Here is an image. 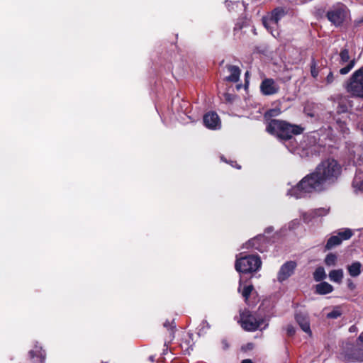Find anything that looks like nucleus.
<instances>
[{
    "label": "nucleus",
    "instance_id": "nucleus-1",
    "mask_svg": "<svg viewBox=\"0 0 363 363\" xmlns=\"http://www.w3.org/2000/svg\"><path fill=\"white\" fill-rule=\"evenodd\" d=\"M341 165L334 159L322 161L315 170L303 177L299 183L287 193L296 199H300L313 191L326 189L334 184L341 174Z\"/></svg>",
    "mask_w": 363,
    "mask_h": 363
},
{
    "label": "nucleus",
    "instance_id": "nucleus-2",
    "mask_svg": "<svg viewBox=\"0 0 363 363\" xmlns=\"http://www.w3.org/2000/svg\"><path fill=\"white\" fill-rule=\"evenodd\" d=\"M267 130L282 140H289L291 138L293 135L301 133L303 128L286 121L272 120L267 127Z\"/></svg>",
    "mask_w": 363,
    "mask_h": 363
},
{
    "label": "nucleus",
    "instance_id": "nucleus-3",
    "mask_svg": "<svg viewBox=\"0 0 363 363\" xmlns=\"http://www.w3.org/2000/svg\"><path fill=\"white\" fill-rule=\"evenodd\" d=\"M238 323L242 328L246 331H255L258 329L262 330L267 325L263 318L251 313L247 309L240 311Z\"/></svg>",
    "mask_w": 363,
    "mask_h": 363
},
{
    "label": "nucleus",
    "instance_id": "nucleus-4",
    "mask_svg": "<svg viewBox=\"0 0 363 363\" xmlns=\"http://www.w3.org/2000/svg\"><path fill=\"white\" fill-rule=\"evenodd\" d=\"M344 87L351 96L363 99V66L351 75Z\"/></svg>",
    "mask_w": 363,
    "mask_h": 363
},
{
    "label": "nucleus",
    "instance_id": "nucleus-5",
    "mask_svg": "<svg viewBox=\"0 0 363 363\" xmlns=\"http://www.w3.org/2000/svg\"><path fill=\"white\" fill-rule=\"evenodd\" d=\"M262 265L260 258L257 255H247L238 257L237 256L235 267L242 273H249L257 271Z\"/></svg>",
    "mask_w": 363,
    "mask_h": 363
},
{
    "label": "nucleus",
    "instance_id": "nucleus-6",
    "mask_svg": "<svg viewBox=\"0 0 363 363\" xmlns=\"http://www.w3.org/2000/svg\"><path fill=\"white\" fill-rule=\"evenodd\" d=\"M347 16V9L342 4H337L327 12V18L335 26H339L345 20Z\"/></svg>",
    "mask_w": 363,
    "mask_h": 363
},
{
    "label": "nucleus",
    "instance_id": "nucleus-7",
    "mask_svg": "<svg viewBox=\"0 0 363 363\" xmlns=\"http://www.w3.org/2000/svg\"><path fill=\"white\" fill-rule=\"evenodd\" d=\"M347 111V106L340 104L337 108V115L334 118L335 128L342 134H347L349 128L347 126V116H340V113H346Z\"/></svg>",
    "mask_w": 363,
    "mask_h": 363
},
{
    "label": "nucleus",
    "instance_id": "nucleus-8",
    "mask_svg": "<svg viewBox=\"0 0 363 363\" xmlns=\"http://www.w3.org/2000/svg\"><path fill=\"white\" fill-rule=\"evenodd\" d=\"M284 16V11L281 9H275L269 17L263 18V24L264 27L270 31L273 36H276L272 28L277 26L279 21Z\"/></svg>",
    "mask_w": 363,
    "mask_h": 363
},
{
    "label": "nucleus",
    "instance_id": "nucleus-9",
    "mask_svg": "<svg viewBox=\"0 0 363 363\" xmlns=\"http://www.w3.org/2000/svg\"><path fill=\"white\" fill-rule=\"evenodd\" d=\"M352 235V231L349 228L340 230L337 235H333L328 239L325 245V249L330 250L335 246L340 245L342 240L350 239Z\"/></svg>",
    "mask_w": 363,
    "mask_h": 363
},
{
    "label": "nucleus",
    "instance_id": "nucleus-10",
    "mask_svg": "<svg viewBox=\"0 0 363 363\" xmlns=\"http://www.w3.org/2000/svg\"><path fill=\"white\" fill-rule=\"evenodd\" d=\"M260 91L265 96L276 94L279 91V86L273 79H264L260 84Z\"/></svg>",
    "mask_w": 363,
    "mask_h": 363
},
{
    "label": "nucleus",
    "instance_id": "nucleus-11",
    "mask_svg": "<svg viewBox=\"0 0 363 363\" xmlns=\"http://www.w3.org/2000/svg\"><path fill=\"white\" fill-rule=\"evenodd\" d=\"M296 267V262L289 261L284 264L280 268L278 274L277 279L279 282H282L291 277Z\"/></svg>",
    "mask_w": 363,
    "mask_h": 363
},
{
    "label": "nucleus",
    "instance_id": "nucleus-12",
    "mask_svg": "<svg viewBox=\"0 0 363 363\" xmlns=\"http://www.w3.org/2000/svg\"><path fill=\"white\" fill-rule=\"evenodd\" d=\"M340 63L342 65L347 63L345 67L340 69V73L344 75L347 74L354 67L355 62L354 60H350L349 52L347 49H344L340 52Z\"/></svg>",
    "mask_w": 363,
    "mask_h": 363
},
{
    "label": "nucleus",
    "instance_id": "nucleus-13",
    "mask_svg": "<svg viewBox=\"0 0 363 363\" xmlns=\"http://www.w3.org/2000/svg\"><path fill=\"white\" fill-rule=\"evenodd\" d=\"M203 123L209 129H219L221 125L220 120L215 112H208L203 116Z\"/></svg>",
    "mask_w": 363,
    "mask_h": 363
},
{
    "label": "nucleus",
    "instance_id": "nucleus-14",
    "mask_svg": "<svg viewBox=\"0 0 363 363\" xmlns=\"http://www.w3.org/2000/svg\"><path fill=\"white\" fill-rule=\"evenodd\" d=\"M352 186L355 191H363V165L359 164L352 182Z\"/></svg>",
    "mask_w": 363,
    "mask_h": 363
},
{
    "label": "nucleus",
    "instance_id": "nucleus-15",
    "mask_svg": "<svg viewBox=\"0 0 363 363\" xmlns=\"http://www.w3.org/2000/svg\"><path fill=\"white\" fill-rule=\"evenodd\" d=\"M29 355L33 363H43L45 357V352L42 350L41 347L37 345L34 350L29 352Z\"/></svg>",
    "mask_w": 363,
    "mask_h": 363
},
{
    "label": "nucleus",
    "instance_id": "nucleus-16",
    "mask_svg": "<svg viewBox=\"0 0 363 363\" xmlns=\"http://www.w3.org/2000/svg\"><path fill=\"white\" fill-rule=\"evenodd\" d=\"M296 320L301 329L308 335H311L308 316L303 313H297Z\"/></svg>",
    "mask_w": 363,
    "mask_h": 363
},
{
    "label": "nucleus",
    "instance_id": "nucleus-17",
    "mask_svg": "<svg viewBox=\"0 0 363 363\" xmlns=\"http://www.w3.org/2000/svg\"><path fill=\"white\" fill-rule=\"evenodd\" d=\"M227 69L230 74L226 77V80L232 82H237L239 80L240 75V69L239 67L234 65H228Z\"/></svg>",
    "mask_w": 363,
    "mask_h": 363
},
{
    "label": "nucleus",
    "instance_id": "nucleus-18",
    "mask_svg": "<svg viewBox=\"0 0 363 363\" xmlns=\"http://www.w3.org/2000/svg\"><path fill=\"white\" fill-rule=\"evenodd\" d=\"M362 265L359 262H354L347 267L349 274L352 277H358L362 272Z\"/></svg>",
    "mask_w": 363,
    "mask_h": 363
},
{
    "label": "nucleus",
    "instance_id": "nucleus-19",
    "mask_svg": "<svg viewBox=\"0 0 363 363\" xmlns=\"http://www.w3.org/2000/svg\"><path fill=\"white\" fill-rule=\"evenodd\" d=\"M333 291V286L328 282L323 281L315 286V292L318 294H328Z\"/></svg>",
    "mask_w": 363,
    "mask_h": 363
},
{
    "label": "nucleus",
    "instance_id": "nucleus-20",
    "mask_svg": "<svg viewBox=\"0 0 363 363\" xmlns=\"http://www.w3.org/2000/svg\"><path fill=\"white\" fill-rule=\"evenodd\" d=\"M328 277L330 281L340 284L344 277L343 270L342 269L331 270Z\"/></svg>",
    "mask_w": 363,
    "mask_h": 363
},
{
    "label": "nucleus",
    "instance_id": "nucleus-21",
    "mask_svg": "<svg viewBox=\"0 0 363 363\" xmlns=\"http://www.w3.org/2000/svg\"><path fill=\"white\" fill-rule=\"evenodd\" d=\"M326 277L325 269L322 267H318L313 273V278L316 281H320Z\"/></svg>",
    "mask_w": 363,
    "mask_h": 363
},
{
    "label": "nucleus",
    "instance_id": "nucleus-22",
    "mask_svg": "<svg viewBox=\"0 0 363 363\" xmlns=\"http://www.w3.org/2000/svg\"><path fill=\"white\" fill-rule=\"evenodd\" d=\"M241 286V285H240ZM253 290V286L252 285H247L244 286V288L241 290L240 287H239L238 291L241 292L242 296L245 298V302H247L248 298Z\"/></svg>",
    "mask_w": 363,
    "mask_h": 363
},
{
    "label": "nucleus",
    "instance_id": "nucleus-23",
    "mask_svg": "<svg viewBox=\"0 0 363 363\" xmlns=\"http://www.w3.org/2000/svg\"><path fill=\"white\" fill-rule=\"evenodd\" d=\"M337 257L333 253L328 254L325 259V263L327 266L333 267L336 265Z\"/></svg>",
    "mask_w": 363,
    "mask_h": 363
},
{
    "label": "nucleus",
    "instance_id": "nucleus-24",
    "mask_svg": "<svg viewBox=\"0 0 363 363\" xmlns=\"http://www.w3.org/2000/svg\"><path fill=\"white\" fill-rule=\"evenodd\" d=\"M318 73H319V69L317 67L316 62L314 60H313L311 62V76L313 78L316 79L317 77L318 76Z\"/></svg>",
    "mask_w": 363,
    "mask_h": 363
},
{
    "label": "nucleus",
    "instance_id": "nucleus-25",
    "mask_svg": "<svg viewBox=\"0 0 363 363\" xmlns=\"http://www.w3.org/2000/svg\"><path fill=\"white\" fill-rule=\"evenodd\" d=\"M329 209L325 208H320L312 211V213L314 216H323L328 213Z\"/></svg>",
    "mask_w": 363,
    "mask_h": 363
},
{
    "label": "nucleus",
    "instance_id": "nucleus-26",
    "mask_svg": "<svg viewBox=\"0 0 363 363\" xmlns=\"http://www.w3.org/2000/svg\"><path fill=\"white\" fill-rule=\"evenodd\" d=\"M315 217V216H314L313 214L312 213V211L308 213H304L302 215V218L304 220V222H306V223L310 222L311 220V219Z\"/></svg>",
    "mask_w": 363,
    "mask_h": 363
},
{
    "label": "nucleus",
    "instance_id": "nucleus-27",
    "mask_svg": "<svg viewBox=\"0 0 363 363\" xmlns=\"http://www.w3.org/2000/svg\"><path fill=\"white\" fill-rule=\"evenodd\" d=\"M334 79H335V77H334L333 73L332 72H330L325 79L326 84H332L334 82Z\"/></svg>",
    "mask_w": 363,
    "mask_h": 363
},
{
    "label": "nucleus",
    "instance_id": "nucleus-28",
    "mask_svg": "<svg viewBox=\"0 0 363 363\" xmlns=\"http://www.w3.org/2000/svg\"><path fill=\"white\" fill-rule=\"evenodd\" d=\"M340 316V313L338 311H333L327 315L329 318H337Z\"/></svg>",
    "mask_w": 363,
    "mask_h": 363
},
{
    "label": "nucleus",
    "instance_id": "nucleus-29",
    "mask_svg": "<svg viewBox=\"0 0 363 363\" xmlns=\"http://www.w3.org/2000/svg\"><path fill=\"white\" fill-rule=\"evenodd\" d=\"M281 113V111L279 109H271L269 110L267 112V114L269 116H277Z\"/></svg>",
    "mask_w": 363,
    "mask_h": 363
},
{
    "label": "nucleus",
    "instance_id": "nucleus-30",
    "mask_svg": "<svg viewBox=\"0 0 363 363\" xmlns=\"http://www.w3.org/2000/svg\"><path fill=\"white\" fill-rule=\"evenodd\" d=\"M287 333L289 335H292L295 333L294 328L292 326H289L287 328Z\"/></svg>",
    "mask_w": 363,
    "mask_h": 363
},
{
    "label": "nucleus",
    "instance_id": "nucleus-31",
    "mask_svg": "<svg viewBox=\"0 0 363 363\" xmlns=\"http://www.w3.org/2000/svg\"><path fill=\"white\" fill-rule=\"evenodd\" d=\"M347 285H348V287L352 290L354 289L355 287L354 284L352 283V281L351 280H348Z\"/></svg>",
    "mask_w": 363,
    "mask_h": 363
},
{
    "label": "nucleus",
    "instance_id": "nucleus-32",
    "mask_svg": "<svg viewBox=\"0 0 363 363\" xmlns=\"http://www.w3.org/2000/svg\"><path fill=\"white\" fill-rule=\"evenodd\" d=\"M358 342H359L360 344L363 345V332L359 335L358 337Z\"/></svg>",
    "mask_w": 363,
    "mask_h": 363
},
{
    "label": "nucleus",
    "instance_id": "nucleus-33",
    "mask_svg": "<svg viewBox=\"0 0 363 363\" xmlns=\"http://www.w3.org/2000/svg\"><path fill=\"white\" fill-rule=\"evenodd\" d=\"M164 326L165 328H169V329L170 330L171 333H173L172 328L170 327V325H169V323H167V322L164 323Z\"/></svg>",
    "mask_w": 363,
    "mask_h": 363
},
{
    "label": "nucleus",
    "instance_id": "nucleus-34",
    "mask_svg": "<svg viewBox=\"0 0 363 363\" xmlns=\"http://www.w3.org/2000/svg\"><path fill=\"white\" fill-rule=\"evenodd\" d=\"M222 344L224 349H227L228 347V345L225 340L222 341Z\"/></svg>",
    "mask_w": 363,
    "mask_h": 363
},
{
    "label": "nucleus",
    "instance_id": "nucleus-35",
    "mask_svg": "<svg viewBox=\"0 0 363 363\" xmlns=\"http://www.w3.org/2000/svg\"><path fill=\"white\" fill-rule=\"evenodd\" d=\"M241 363H253V362H252L251 359H246L242 360Z\"/></svg>",
    "mask_w": 363,
    "mask_h": 363
},
{
    "label": "nucleus",
    "instance_id": "nucleus-36",
    "mask_svg": "<svg viewBox=\"0 0 363 363\" xmlns=\"http://www.w3.org/2000/svg\"><path fill=\"white\" fill-rule=\"evenodd\" d=\"M255 242V240H250V241L248 242V243H247V247H249L250 246H252V245H253V242Z\"/></svg>",
    "mask_w": 363,
    "mask_h": 363
},
{
    "label": "nucleus",
    "instance_id": "nucleus-37",
    "mask_svg": "<svg viewBox=\"0 0 363 363\" xmlns=\"http://www.w3.org/2000/svg\"><path fill=\"white\" fill-rule=\"evenodd\" d=\"M355 329H356L355 326L352 325V326L350 327V332H354L355 330Z\"/></svg>",
    "mask_w": 363,
    "mask_h": 363
},
{
    "label": "nucleus",
    "instance_id": "nucleus-38",
    "mask_svg": "<svg viewBox=\"0 0 363 363\" xmlns=\"http://www.w3.org/2000/svg\"><path fill=\"white\" fill-rule=\"evenodd\" d=\"M292 223H293V224H296V223H298V222H297V221H296V220H294V221H292Z\"/></svg>",
    "mask_w": 363,
    "mask_h": 363
}]
</instances>
